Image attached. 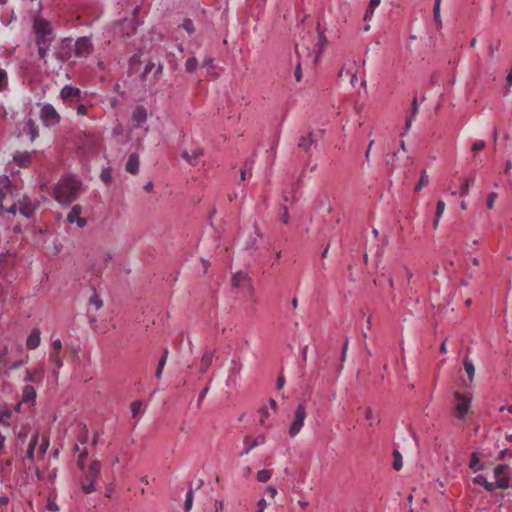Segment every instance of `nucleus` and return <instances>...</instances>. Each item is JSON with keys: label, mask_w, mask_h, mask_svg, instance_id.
<instances>
[{"label": "nucleus", "mask_w": 512, "mask_h": 512, "mask_svg": "<svg viewBox=\"0 0 512 512\" xmlns=\"http://www.w3.org/2000/svg\"><path fill=\"white\" fill-rule=\"evenodd\" d=\"M83 183L75 175H66L59 179L53 188V197L61 205H70L81 193Z\"/></svg>", "instance_id": "f257e3e1"}, {"label": "nucleus", "mask_w": 512, "mask_h": 512, "mask_svg": "<svg viewBox=\"0 0 512 512\" xmlns=\"http://www.w3.org/2000/svg\"><path fill=\"white\" fill-rule=\"evenodd\" d=\"M32 29L35 34V44L37 46L38 56L44 64H46L48 51L55 38L53 27L46 19L35 17Z\"/></svg>", "instance_id": "f03ea898"}, {"label": "nucleus", "mask_w": 512, "mask_h": 512, "mask_svg": "<svg viewBox=\"0 0 512 512\" xmlns=\"http://www.w3.org/2000/svg\"><path fill=\"white\" fill-rule=\"evenodd\" d=\"M101 467V463L94 460L87 468L84 467V470H82L84 476L80 480V485L85 494H90L96 490L95 482L100 474Z\"/></svg>", "instance_id": "7ed1b4c3"}, {"label": "nucleus", "mask_w": 512, "mask_h": 512, "mask_svg": "<svg viewBox=\"0 0 512 512\" xmlns=\"http://www.w3.org/2000/svg\"><path fill=\"white\" fill-rule=\"evenodd\" d=\"M53 55L61 63L68 61L74 55L73 39L63 38L55 47Z\"/></svg>", "instance_id": "20e7f679"}, {"label": "nucleus", "mask_w": 512, "mask_h": 512, "mask_svg": "<svg viewBox=\"0 0 512 512\" xmlns=\"http://www.w3.org/2000/svg\"><path fill=\"white\" fill-rule=\"evenodd\" d=\"M306 416V404L303 401L300 402L295 409V416L288 431L290 437H295L301 431Z\"/></svg>", "instance_id": "39448f33"}, {"label": "nucleus", "mask_w": 512, "mask_h": 512, "mask_svg": "<svg viewBox=\"0 0 512 512\" xmlns=\"http://www.w3.org/2000/svg\"><path fill=\"white\" fill-rule=\"evenodd\" d=\"M60 99L69 107L82 100V91L75 86L65 85L59 94Z\"/></svg>", "instance_id": "423d86ee"}, {"label": "nucleus", "mask_w": 512, "mask_h": 512, "mask_svg": "<svg viewBox=\"0 0 512 512\" xmlns=\"http://www.w3.org/2000/svg\"><path fill=\"white\" fill-rule=\"evenodd\" d=\"M474 483L483 486L488 492H493L496 488L507 489L510 486V480L508 476L498 478L495 483L489 482L485 476L477 475L474 478Z\"/></svg>", "instance_id": "0eeeda50"}, {"label": "nucleus", "mask_w": 512, "mask_h": 512, "mask_svg": "<svg viewBox=\"0 0 512 512\" xmlns=\"http://www.w3.org/2000/svg\"><path fill=\"white\" fill-rule=\"evenodd\" d=\"M74 55L78 58H86L94 52V46L88 37H79L75 42Z\"/></svg>", "instance_id": "6e6552de"}, {"label": "nucleus", "mask_w": 512, "mask_h": 512, "mask_svg": "<svg viewBox=\"0 0 512 512\" xmlns=\"http://www.w3.org/2000/svg\"><path fill=\"white\" fill-rule=\"evenodd\" d=\"M40 118L45 126H55L60 123L61 117L52 104H45L40 111Z\"/></svg>", "instance_id": "1a4fd4ad"}, {"label": "nucleus", "mask_w": 512, "mask_h": 512, "mask_svg": "<svg viewBox=\"0 0 512 512\" xmlns=\"http://www.w3.org/2000/svg\"><path fill=\"white\" fill-rule=\"evenodd\" d=\"M456 400L455 415L458 419H464L469 412L471 398L459 392L454 393Z\"/></svg>", "instance_id": "9d476101"}, {"label": "nucleus", "mask_w": 512, "mask_h": 512, "mask_svg": "<svg viewBox=\"0 0 512 512\" xmlns=\"http://www.w3.org/2000/svg\"><path fill=\"white\" fill-rule=\"evenodd\" d=\"M232 286L235 288H247V290L253 294V286L251 283V279L247 273L237 272L232 276L231 279Z\"/></svg>", "instance_id": "9b49d317"}, {"label": "nucleus", "mask_w": 512, "mask_h": 512, "mask_svg": "<svg viewBox=\"0 0 512 512\" xmlns=\"http://www.w3.org/2000/svg\"><path fill=\"white\" fill-rule=\"evenodd\" d=\"M82 206L79 204L74 205L67 215V221L70 224L76 223L79 228H83L87 224V220L81 217Z\"/></svg>", "instance_id": "f8f14e48"}, {"label": "nucleus", "mask_w": 512, "mask_h": 512, "mask_svg": "<svg viewBox=\"0 0 512 512\" xmlns=\"http://www.w3.org/2000/svg\"><path fill=\"white\" fill-rule=\"evenodd\" d=\"M18 205V211L21 215L25 216L26 218H30L34 215L35 212V206L33 205L31 199L24 195L21 199H18L17 201Z\"/></svg>", "instance_id": "ddd939ff"}, {"label": "nucleus", "mask_w": 512, "mask_h": 512, "mask_svg": "<svg viewBox=\"0 0 512 512\" xmlns=\"http://www.w3.org/2000/svg\"><path fill=\"white\" fill-rule=\"evenodd\" d=\"M24 381L27 383H41L45 376V370L39 366L33 370L27 369L25 372Z\"/></svg>", "instance_id": "4468645a"}, {"label": "nucleus", "mask_w": 512, "mask_h": 512, "mask_svg": "<svg viewBox=\"0 0 512 512\" xmlns=\"http://www.w3.org/2000/svg\"><path fill=\"white\" fill-rule=\"evenodd\" d=\"M14 188L8 177L0 179V203L4 204L7 197H14Z\"/></svg>", "instance_id": "2eb2a0df"}, {"label": "nucleus", "mask_w": 512, "mask_h": 512, "mask_svg": "<svg viewBox=\"0 0 512 512\" xmlns=\"http://www.w3.org/2000/svg\"><path fill=\"white\" fill-rule=\"evenodd\" d=\"M13 162L21 168H27L32 164V153L27 151H16L13 154Z\"/></svg>", "instance_id": "dca6fc26"}, {"label": "nucleus", "mask_w": 512, "mask_h": 512, "mask_svg": "<svg viewBox=\"0 0 512 512\" xmlns=\"http://www.w3.org/2000/svg\"><path fill=\"white\" fill-rule=\"evenodd\" d=\"M147 120V110L144 106H137L132 113V121L135 127H140Z\"/></svg>", "instance_id": "f3484780"}, {"label": "nucleus", "mask_w": 512, "mask_h": 512, "mask_svg": "<svg viewBox=\"0 0 512 512\" xmlns=\"http://www.w3.org/2000/svg\"><path fill=\"white\" fill-rule=\"evenodd\" d=\"M13 411L7 403H0V424L10 426L12 423Z\"/></svg>", "instance_id": "a211bd4d"}, {"label": "nucleus", "mask_w": 512, "mask_h": 512, "mask_svg": "<svg viewBox=\"0 0 512 512\" xmlns=\"http://www.w3.org/2000/svg\"><path fill=\"white\" fill-rule=\"evenodd\" d=\"M139 156L137 153H132L129 155L128 160L125 165V170L130 174H137L139 171Z\"/></svg>", "instance_id": "6ab92c4d"}, {"label": "nucleus", "mask_w": 512, "mask_h": 512, "mask_svg": "<svg viewBox=\"0 0 512 512\" xmlns=\"http://www.w3.org/2000/svg\"><path fill=\"white\" fill-rule=\"evenodd\" d=\"M40 345V330L34 328L26 339V347L29 350H34Z\"/></svg>", "instance_id": "aec40b11"}, {"label": "nucleus", "mask_w": 512, "mask_h": 512, "mask_svg": "<svg viewBox=\"0 0 512 512\" xmlns=\"http://www.w3.org/2000/svg\"><path fill=\"white\" fill-rule=\"evenodd\" d=\"M37 397L35 388L32 385H25L22 389L21 400L24 403L34 404Z\"/></svg>", "instance_id": "412c9836"}, {"label": "nucleus", "mask_w": 512, "mask_h": 512, "mask_svg": "<svg viewBox=\"0 0 512 512\" xmlns=\"http://www.w3.org/2000/svg\"><path fill=\"white\" fill-rule=\"evenodd\" d=\"M214 357V351L211 349H205L203 356L201 358V365H200V373L204 374L208 370V368L211 366L213 362Z\"/></svg>", "instance_id": "4be33fe9"}, {"label": "nucleus", "mask_w": 512, "mask_h": 512, "mask_svg": "<svg viewBox=\"0 0 512 512\" xmlns=\"http://www.w3.org/2000/svg\"><path fill=\"white\" fill-rule=\"evenodd\" d=\"M244 443L247 445V447L241 453V455L248 454L253 448H255V447L259 446V445L264 444L265 443V437L263 435H259L255 439L251 440L250 437L247 436V437L244 438Z\"/></svg>", "instance_id": "5701e85b"}, {"label": "nucleus", "mask_w": 512, "mask_h": 512, "mask_svg": "<svg viewBox=\"0 0 512 512\" xmlns=\"http://www.w3.org/2000/svg\"><path fill=\"white\" fill-rule=\"evenodd\" d=\"M25 134L30 137V140L33 141L39 136L38 127L33 119L29 118L25 122V126L23 128Z\"/></svg>", "instance_id": "b1692460"}, {"label": "nucleus", "mask_w": 512, "mask_h": 512, "mask_svg": "<svg viewBox=\"0 0 512 512\" xmlns=\"http://www.w3.org/2000/svg\"><path fill=\"white\" fill-rule=\"evenodd\" d=\"M315 142V134L313 132H310L306 136H301L299 138L298 147L303 149L305 152H308Z\"/></svg>", "instance_id": "393cba45"}, {"label": "nucleus", "mask_w": 512, "mask_h": 512, "mask_svg": "<svg viewBox=\"0 0 512 512\" xmlns=\"http://www.w3.org/2000/svg\"><path fill=\"white\" fill-rule=\"evenodd\" d=\"M203 156V150L201 148H197L193 150L191 153L187 151L182 152V157L191 165H196L198 159Z\"/></svg>", "instance_id": "a878e982"}, {"label": "nucleus", "mask_w": 512, "mask_h": 512, "mask_svg": "<svg viewBox=\"0 0 512 512\" xmlns=\"http://www.w3.org/2000/svg\"><path fill=\"white\" fill-rule=\"evenodd\" d=\"M399 161L398 152L388 153L385 157V164L390 172L394 171Z\"/></svg>", "instance_id": "bb28decb"}, {"label": "nucleus", "mask_w": 512, "mask_h": 512, "mask_svg": "<svg viewBox=\"0 0 512 512\" xmlns=\"http://www.w3.org/2000/svg\"><path fill=\"white\" fill-rule=\"evenodd\" d=\"M167 358H168V349H164L163 354L159 359L158 366H157V369L155 372V377L157 379H160L162 377V372H163L164 366L167 362Z\"/></svg>", "instance_id": "cd10ccee"}, {"label": "nucleus", "mask_w": 512, "mask_h": 512, "mask_svg": "<svg viewBox=\"0 0 512 512\" xmlns=\"http://www.w3.org/2000/svg\"><path fill=\"white\" fill-rule=\"evenodd\" d=\"M463 365H464V369H465L466 374L468 375L470 381H472L473 378H474V375H475L474 364L472 363V361L470 359H468L466 357L464 359V361H463Z\"/></svg>", "instance_id": "c85d7f7f"}, {"label": "nucleus", "mask_w": 512, "mask_h": 512, "mask_svg": "<svg viewBox=\"0 0 512 512\" xmlns=\"http://www.w3.org/2000/svg\"><path fill=\"white\" fill-rule=\"evenodd\" d=\"M440 4H441V0H435L434 7H433L434 20L438 27L442 26V21H441V17H440Z\"/></svg>", "instance_id": "c756f323"}, {"label": "nucleus", "mask_w": 512, "mask_h": 512, "mask_svg": "<svg viewBox=\"0 0 512 512\" xmlns=\"http://www.w3.org/2000/svg\"><path fill=\"white\" fill-rule=\"evenodd\" d=\"M198 67V60L196 57H189L185 62V70L188 73L194 72Z\"/></svg>", "instance_id": "7c9ffc66"}, {"label": "nucleus", "mask_w": 512, "mask_h": 512, "mask_svg": "<svg viewBox=\"0 0 512 512\" xmlns=\"http://www.w3.org/2000/svg\"><path fill=\"white\" fill-rule=\"evenodd\" d=\"M89 304L93 305L96 310H99L103 306V301L101 300V298L99 297L95 290L93 291V294L89 298Z\"/></svg>", "instance_id": "2f4dec72"}, {"label": "nucleus", "mask_w": 512, "mask_h": 512, "mask_svg": "<svg viewBox=\"0 0 512 512\" xmlns=\"http://www.w3.org/2000/svg\"><path fill=\"white\" fill-rule=\"evenodd\" d=\"M403 466L402 455L398 450L393 451V468L399 471Z\"/></svg>", "instance_id": "473e14b6"}, {"label": "nucleus", "mask_w": 512, "mask_h": 512, "mask_svg": "<svg viewBox=\"0 0 512 512\" xmlns=\"http://www.w3.org/2000/svg\"><path fill=\"white\" fill-rule=\"evenodd\" d=\"M469 467L474 471L477 472L482 469V466L479 463V457L476 452L472 453L471 460L469 463Z\"/></svg>", "instance_id": "72a5a7b5"}, {"label": "nucleus", "mask_w": 512, "mask_h": 512, "mask_svg": "<svg viewBox=\"0 0 512 512\" xmlns=\"http://www.w3.org/2000/svg\"><path fill=\"white\" fill-rule=\"evenodd\" d=\"M428 182V176L426 174V171L424 170L421 173L420 179L417 185L415 186L414 191L419 192L423 187L427 186Z\"/></svg>", "instance_id": "f704fd0d"}, {"label": "nucleus", "mask_w": 512, "mask_h": 512, "mask_svg": "<svg viewBox=\"0 0 512 512\" xmlns=\"http://www.w3.org/2000/svg\"><path fill=\"white\" fill-rule=\"evenodd\" d=\"M271 476H272L271 470L263 469V470L258 471L257 480L259 482L265 483L271 478Z\"/></svg>", "instance_id": "c9c22d12"}, {"label": "nucleus", "mask_w": 512, "mask_h": 512, "mask_svg": "<svg viewBox=\"0 0 512 512\" xmlns=\"http://www.w3.org/2000/svg\"><path fill=\"white\" fill-rule=\"evenodd\" d=\"M8 88V75L7 72L0 68V92Z\"/></svg>", "instance_id": "e433bc0d"}, {"label": "nucleus", "mask_w": 512, "mask_h": 512, "mask_svg": "<svg viewBox=\"0 0 512 512\" xmlns=\"http://www.w3.org/2000/svg\"><path fill=\"white\" fill-rule=\"evenodd\" d=\"M473 183L472 178H464L460 185V195H467L469 193L470 184Z\"/></svg>", "instance_id": "4c0bfd02"}, {"label": "nucleus", "mask_w": 512, "mask_h": 512, "mask_svg": "<svg viewBox=\"0 0 512 512\" xmlns=\"http://www.w3.org/2000/svg\"><path fill=\"white\" fill-rule=\"evenodd\" d=\"M142 406L143 404L140 400H136L131 403V413L133 418L138 417V414L140 413Z\"/></svg>", "instance_id": "58836bf2"}, {"label": "nucleus", "mask_w": 512, "mask_h": 512, "mask_svg": "<svg viewBox=\"0 0 512 512\" xmlns=\"http://www.w3.org/2000/svg\"><path fill=\"white\" fill-rule=\"evenodd\" d=\"M508 469V466L505 465V464H500V465H497L495 468H494V476L496 478V480L498 478H502L504 476H507L505 474V471Z\"/></svg>", "instance_id": "ea45409f"}, {"label": "nucleus", "mask_w": 512, "mask_h": 512, "mask_svg": "<svg viewBox=\"0 0 512 512\" xmlns=\"http://www.w3.org/2000/svg\"><path fill=\"white\" fill-rule=\"evenodd\" d=\"M193 504V490L190 489L186 494V499L184 503V511L189 512L192 508Z\"/></svg>", "instance_id": "a19ab883"}, {"label": "nucleus", "mask_w": 512, "mask_h": 512, "mask_svg": "<svg viewBox=\"0 0 512 512\" xmlns=\"http://www.w3.org/2000/svg\"><path fill=\"white\" fill-rule=\"evenodd\" d=\"M100 178L105 184H110L112 180V170L111 168H105L102 170L100 174Z\"/></svg>", "instance_id": "79ce46f5"}, {"label": "nucleus", "mask_w": 512, "mask_h": 512, "mask_svg": "<svg viewBox=\"0 0 512 512\" xmlns=\"http://www.w3.org/2000/svg\"><path fill=\"white\" fill-rule=\"evenodd\" d=\"M49 359L51 363L57 368L60 369L63 366V362L57 353H50Z\"/></svg>", "instance_id": "37998d69"}, {"label": "nucleus", "mask_w": 512, "mask_h": 512, "mask_svg": "<svg viewBox=\"0 0 512 512\" xmlns=\"http://www.w3.org/2000/svg\"><path fill=\"white\" fill-rule=\"evenodd\" d=\"M182 28L189 34H193L195 31L194 24L191 19L187 18L182 23Z\"/></svg>", "instance_id": "c03bdc74"}, {"label": "nucleus", "mask_w": 512, "mask_h": 512, "mask_svg": "<svg viewBox=\"0 0 512 512\" xmlns=\"http://www.w3.org/2000/svg\"><path fill=\"white\" fill-rule=\"evenodd\" d=\"M48 446H49V441L47 438H44L41 445L39 446L38 450H37V455L39 458H43L47 449H48Z\"/></svg>", "instance_id": "a18cd8bd"}, {"label": "nucleus", "mask_w": 512, "mask_h": 512, "mask_svg": "<svg viewBox=\"0 0 512 512\" xmlns=\"http://www.w3.org/2000/svg\"><path fill=\"white\" fill-rule=\"evenodd\" d=\"M87 455H88V452H87L86 448L81 450L80 453H79L77 465L80 468V470H84V467H85L84 462H85V459H86Z\"/></svg>", "instance_id": "49530a36"}, {"label": "nucleus", "mask_w": 512, "mask_h": 512, "mask_svg": "<svg viewBox=\"0 0 512 512\" xmlns=\"http://www.w3.org/2000/svg\"><path fill=\"white\" fill-rule=\"evenodd\" d=\"M155 68V63L151 60H149L146 65H145V68H144V71L142 72L141 74V78L143 80H146L148 74Z\"/></svg>", "instance_id": "de8ad7c7"}, {"label": "nucleus", "mask_w": 512, "mask_h": 512, "mask_svg": "<svg viewBox=\"0 0 512 512\" xmlns=\"http://www.w3.org/2000/svg\"><path fill=\"white\" fill-rule=\"evenodd\" d=\"M92 105H87V104H78L76 106V113L77 115L79 116H86L88 115V109L89 107H91Z\"/></svg>", "instance_id": "09e8293b"}, {"label": "nucleus", "mask_w": 512, "mask_h": 512, "mask_svg": "<svg viewBox=\"0 0 512 512\" xmlns=\"http://www.w3.org/2000/svg\"><path fill=\"white\" fill-rule=\"evenodd\" d=\"M87 441H88V429H87L86 425H84L79 434V442L82 445H85L87 443Z\"/></svg>", "instance_id": "8fccbe9b"}, {"label": "nucleus", "mask_w": 512, "mask_h": 512, "mask_svg": "<svg viewBox=\"0 0 512 512\" xmlns=\"http://www.w3.org/2000/svg\"><path fill=\"white\" fill-rule=\"evenodd\" d=\"M418 113V102L417 97H414L411 103V109L409 115L411 118H415Z\"/></svg>", "instance_id": "3c124183"}, {"label": "nucleus", "mask_w": 512, "mask_h": 512, "mask_svg": "<svg viewBox=\"0 0 512 512\" xmlns=\"http://www.w3.org/2000/svg\"><path fill=\"white\" fill-rule=\"evenodd\" d=\"M162 74H163V64L158 63L157 66L155 65V71L153 73V78H154L155 82H157L160 79Z\"/></svg>", "instance_id": "603ef678"}, {"label": "nucleus", "mask_w": 512, "mask_h": 512, "mask_svg": "<svg viewBox=\"0 0 512 512\" xmlns=\"http://www.w3.org/2000/svg\"><path fill=\"white\" fill-rule=\"evenodd\" d=\"M497 197H498V194L496 192L489 193V195L487 197V203H486L488 209H493L494 201L496 200Z\"/></svg>", "instance_id": "864d4df0"}, {"label": "nucleus", "mask_w": 512, "mask_h": 512, "mask_svg": "<svg viewBox=\"0 0 512 512\" xmlns=\"http://www.w3.org/2000/svg\"><path fill=\"white\" fill-rule=\"evenodd\" d=\"M445 202L442 201V200H439L437 202V206H436V212H435V216H437V218H441L444 210H445Z\"/></svg>", "instance_id": "5fc2aeb1"}, {"label": "nucleus", "mask_w": 512, "mask_h": 512, "mask_svg": "<svg viewBox=\"0 0 512 512\" xmlns=\"http://www.w3.org/2000/svg\"><path fill=\"white\" fill-rule=\"evenodd\" d=\"M485 145H486V143L483 140H478L472 144L471 150L473 152L481 151L485 148Z\"/></svg>", "instance_id": "6e6d98bb"}, {"label": "nucleus", "mask_w": 512, "mask_h": 512, "mask_svg": "<svg viewBox=\"0 0 512 512\" xmlns=\"http://www.w3.org/2000/svg\"><path fill=\"white\" fill-rule=\"evenodd\" d=\"M52 350L50 353H57L59 354L62 349V342L59 339H56L52 342Z\"/></svg>", "instance_id": "4d7b16f0"}, {"label": "nucleus", "mask_w": 512, "mask_h": 512, "mask_svg": "<svg viewBox=\"0 0 512 512\" xmlns=\"http://www.w3.org/2000/svg\"><path fill=\"white\" fill-rule=\"evenodd\" d=\"M38 439H39V435L38 433H35L31 439H30V442H29V445H28V449L30 450H34L36 449V445L38 443Z\"/></svg>", "instance_id": "13d9d810"}, {"label": "nucleus", "mask_w": 512, "mask_h": 512, "mask_svg": "<svg viewBox=\"0 0 512 512\" xmlns=\"http://www.w3.org/2000/svg\"><path fill=\"white\" fill-rule=\"evenodd\" d=\"M12 255L10 253H0V269L8 264V261Z\"/></svg>", "instance_id": "bf43d9fd"}, {"label": "nucleus", "mask_w": 512, "mask_h": 512, "mask_svg": "<svg viewBox=\"0 0 512 512\" xmlns=\"http://www.w3.org/2000/svg\"><path fill=\"white\" fill-rule=\"evenodd\" d=\"M18 211L17 202H13L9 207H5L4 213H9L15 215Z\"/></svg>", "instance_id": "052dcab7"}, {"label": "nucleus", "mask_w": 512, "mask_h": 512, "mask_svg": "<svg viewBox=\"0 0 512 512\" xmlns=\"http://www.w3.org/2000/svg\"><path fill=\"white\" fill-rule=\"evenodd\" d=\"M259 413H260V423L262 425H264V422H265V418H267L269 416V413H268V410L266 407H262L259 409Z\"/></svg>", "instance_id": "680f3d73"}, {"label": "nucleus", "mask_w": 512, "mask_h": 512, "mask_svg": "<svg viewBox=\"0 0 512 512\" xmlns=\"http://www.w3.org/2000/svg\"><path fill=\"white\" fill-rule=\"evenodd\" d=\"M294 76H295V80L297 82L301 81V79H302V69H301L300 62H298L297 65H296Z\"/></svg>", "instance_id": "e2e57ef3"}, {"label": "nucleus", "mask_w": 512, "mask_h": 512, "mask_svg": "<svg viewBox=\"0 0 512 512\" xmlns=\"http://www.w3.org/2000/svg\"><path fill=\"white\" fill-rule=\"evenodd\" d=\"M246 249H250V250H256L257 249V239H256V237H253L249 241H247Z\"/></svg>", "instance_id": "0e129e2a"}, {"label": "nucleus", "mask_w": 512, "mask_h": 512, "mask_svg": "<svg viewBox=\"0 0 512 512\" xmlns=\"http://www.w3.org/2000/svg\"><path fill=\"white\" fill-rule=\"evenodd\" d=\"M498 49H499V45L490 44L489 47H488V56H489V58H493L494 57V53L496 51H498Z\"/></svg>", "instance_id": "69168bd1"}, {"label": "nucleus", "mask_w": 512, "mask_h": 512, "mask_svg": "<svg viewBox=\"0 0 512 512\" xmlns=\"http://www.w3.org/2000/svg\"><path fill=\"white\" fill-rule=\"evenodd\" d=\"M281 221L284 223V224H288L289 223V214H288V208L286 206L283 207V214L281 216Z\"/></svg>", "instance_id": "338daca9"}, {"label": "nucleus", "mask_w": 512, "mask_h": 512, "mask_svg": "<svg viewBox=\"0 0 512 512\" xmlns=\"http://www.w3.org/2000/svg\"><path fill=\"white\" fill-rule=\"evenodd\" d=\"M266 505H267L266 500L264 498H261L257 503V507H258L257 512H264Z\"/></svg>", "instance_id": "774afa93"}]
</instances>
